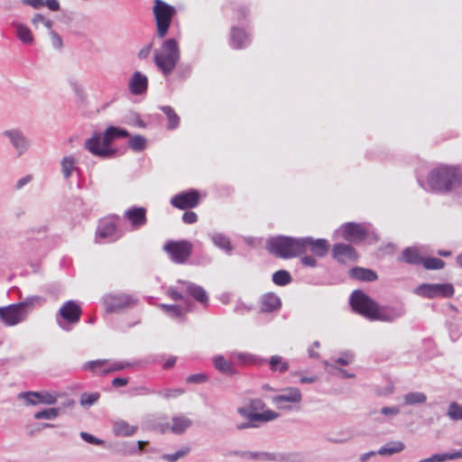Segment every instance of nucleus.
<instances>
[{"label": "nucleus", "mask_w": 462, "mask_h": 462, "mask_svg": "<svg viewBox=\"0 0 462 462\" xmlns=\"http://www.w3.org/2000/svg\"><path fill=\"white\" fill-rule=\"evenodd\" d=\"M428 185L439 193H449L462 186V173L456 166L440 165L428 174Z\"/></svg>", "instance_id": "obj_1"}, {"label": "nucleus", "mask_w": 462, "mask_h": 462, "mask_svg": "<svg viewBox=\"0 0 462 462\" xmlns=\"http://www.w3.org/2000/svg\"><path fill=\"white\" fill-rule=\"evenodd\" d=\"M116 138H118L116 126H109L103 134L95 132L92 137L86 140L85 148L93 155L110 158L116 154V150L109 148Z\"/></svg>", "instance_id": "obj_2"}, {"label": "nucleus", "mask_w": 462, "mask_h": 462, "mask_svg": "<svg viewBox=\"0 0 462 462\" xmlns=\"http://www.w3.org/2000/svg\"><path fill=\"white\" fill-rule=\"evenodd\" d=\"M180 60V49L175 39L163 42L160 51H154V62L165 76L170 75Z\"/></svg>", "instance_id": "obj_3"}, {"label": "nucleus", "mask_w": 462, "mask_h": 462, "mask_svg": "<svg viewBox=\"0 0 462 462\" xmlns=\"http://www.w3.org/2000/svg\"><path fill=\"white\" fill-rule=\"evenodd\" d=\"M300 238L278 236L266 242L267 250L277 257L289 259L300 254Z\"/></svg>", "instance_id": "obj_4"}, {"label": "nucleus", "mask_w": 462, "mask_h": 462, "mask_svg": "<svg viewBox=\"0 0 462 462\" xmlns=\"http://www.w3.org/2000/svg\"><path fill=\"white\" fill-rule=\"evenodd\" d=\"M152 13L156 23V32L159 38H164L170 29L172 18L176 15L177 10L174 6L162 0H154Z\"/></svg>", "instance_id": "obj_5"}, {"label": "nucleus", "mask_w": 462, "mask_h": 462, "mask_svg": "<svg viewBox=\"0 0 462 462\" xmlns=\"http://www.w3.org/2000/svg\"><path fill=\"white\" fill-rule=\"evenodd\" d=\"M353 310L365 318L374 320L378 303L360 290L354 291L349 298Z\"/></svg>", "instance_id": "obj_6"}, {"label": "nucleus", "mask_w": 462, "mask_h": 462, "mask_svg": "<svg viewBox=\"0 0 462 462\" xmlns=\"http://www.w3.org/2000/svg\"><path fill=\"white\" fill-rule=\"evenodd\" d=\"M193 245L188 240L168 241L163 250L170 255L171 260L178 264L185 263L191 256Z\"/></svg>", "instance_id": "obj_7"}, {"label": "nucleus", "mask_w": 462, "mask_h": 462, "mask_svg": "<svg viewBox=\"0 0 462 462\" xmlns=\"http://www.w3.org/2000/svg\"><path fill=\"white\" fill-rule=\"evenodd\" d=\"M81 308L74 300L66 301L60 309L57 315V323L64 329L69 330L68 324H76L79 321L81 316Z\"/></svg>", "instance_id": "obj_8"}, {"label": "nucleus", "mask_w": 462, "mask_h": 462, "mask_svg": "<svg viewBox=\"0 0 462 462\" xmlns=\"http://www.w3.org/2000/svg\"><path fill=\"white\" fill-rule=\"evenodd\" d=\"M416 292L429 299L439 296L449 298L454 294V287L451 283H422L416 289Z\"/></svg>", "instance_id": "obj_9"}, {"label": "nucleus", "mask_w": 462, "mask_h": 462, "mask_svg": "<svg viewBox=\"0 0 462 462\" xmlns=\"http://www.w3.org/2000/svg\"><path fill=\"white\" fill-rule=\"evenodd\" d=\"M105 309L106 312H117L125 308L134 304L136 300L129 294H106L103 298Z\"/></svg>", "instance_id": "obj_10"}, {"label": "nucleus", "mask_w": 462, "mask_h": 462, "mask_svg": "<svg viewBox=\"0 0 462 462\" xmlns=\"http://www.w3.org/2000/svg\"><path fill=\"white\" fill-rule=\"evenodd\" d=\"M3 135L9 140L18 156L24 154L31 147V141L19 128L5 130L3 132Z\"/></svg>", "instance_id": "obj_11"}, {"label": "nucleus", "mask_w": 462, "mask_h": 462, "mask_svg": "<svg viewBox=\"0 0 462 462\" xmlns=\"http://www.w3.org/2000/svg\"><path fill=\"white\" fill-rule=\"evenodd\" d=\"M300 254H304L310 250L314 255L323 257L329 250V244L324 238L300 237Z\"/></svg>", "instance_id": "obj_12"}, {"label": "nucleus", "mask_w": 462, "mask_h": 462, "mask_svg": "<svg viewBox=\"0 0 462 462\" xmlns=\"http://www.w3.org/2000/svg\"><path fill=\"white\" fill-rule=\"evenodd\" d=\"M302 400L300 391L296 387H287L282 390V393L272 397V402L280 410H291V405L284 402L300 403Z\"/></svg>", "instance_id": "obj_13"}, {"label": "nucleus", "mask_w": 462, "mask_h": 462, "mask_svg": "<svg viewBox=\"0 0 462 462\" xmlns=\"http://www.w3.org/2000/svg\"><path fill=\"white\" fill-rule=\"evenodd\" d=\"M18 398L23 400L26 405H52L57 402V396L49 392H23Z\"/></svg>", "instance_id": "obj_14"}, {"label": "nucleus", "mask_w": 462, "mask_h": 462, "mask_svg": "<svg viewBox=\"0 0 462 462\" xmlns=\"http://www.w3.org/2000/svg\"><path fill=\"white\" fill-rule=\"evenodd\" d=\"M0 319L4 325L7 327H14L26 319L24 312L14 304L0 307Z\"/></svg>", "instance_id": "obj_15"}, {"label": "nucleus", "mask_w": 462, "mask_h": 462, "mask_svg": "<svg viewBox=\"0 0 462 462\" xmlns=\"http://www.w3.org/2000/svg\"><path fill=\"white\" fill-rule=\"evenodd\" d=\"M405 314V309L402 305L377 306L374 320L383 322H393L394 320L402 318Z\"/></svg>", "instance_id": "obj_16"}, {"label": "nucleus", "mask_w": 462, "mask_h": 462, "mask_svg": "<svg viewBox=\"0 0 462 462\" xmlns=\"http://www.w3.org/2000/svg\"><path fill=\"white\" fill-rule=\"evenodd\" d=\"M199 192L195 189L179 193L171 200V205L179 209L195 208L199 205Z\"/></svg>", "instance_id": "obj_17"}, {"label": "nucleus", "mask_w": 462, "mask_h": 462, "mask_svg": "<svg viewBox=\"0 0 462 462\" xmlns=\"http://www.w3.org/2000/svg\"><path fill=\"white\" fill-rule=\"evenodd\" d=\"M192 420L187 416L180 414L178 416H174L172 418V424L171 425L169 422L162 424L159 426L160 430L162 432H165L168 430H171L174 434L180 435L184 433L189 428L192 426Z\"/></svg>", "instance_id": "obj_18"}, {"label": "nucleus", "mask_w": 462, "mask_h": 462, "mask_svg": "<svg viewBox=\"0 0 462 462\" xmlns=\"http://www.w3.org/2000/svg\"><path fill=\"white\" fill-rule=\"evenodd\" d=\"M367 236V231L357 223L349 222L343 226V237L349 242H361Z\"/></svg>", "instance_id": "obj_19"}, {"label": "nucleus", "mask_w": 462, "mask_h": 462, "mask_svg": "<svg viewBox=\"0 0 462 462\" xmlns=\"http://www.w3.org/2000/svg\"><path fill=\"white\" fill-rule=\"evenodd\" d=\"M333 258L338 263H345L346 261H355L357 258V254L355 248L346 244H335L332 249Z\"/></svg>", "instance_id": "obj_20"}, {"label": "nucleus", "mask_w": 462, "mask_h": 462, "mask_svg": "<svg viewBox=\"0 0 462 462\" xmlns=\"http://www.w3.org/2000/svg\"><path fill=\"white\" fill-rule=\"evenodd\" d=\"M124 217L128 219L134 229L143 226L147 222L146 209L143 207H133L128 208Z\"/></svg>", "instance_id": "obj_21"}, {"label": "nucleus", "mask_w": 462, "mask_h": 462, "mask_svg": "<svg viewBox=\"0 0 462 462\" xmlns=\"http://www.w3.org/2000/svg\"><path fill=\"white\" fill-rule=\"evenodd\" d=\"M148 79L140 71H135L131 76L128 82L129 91L135 96L143 95L147 91Z\"/></svg>", "instance_id": "obj_22"}, {"label": "nucleus", "mask_w": 462, "mask_h": 462, "mask_svg": "<svg viewBox=\"0 0 462 462\" xmlns=\"http://www.w3.org/2000/svg\"><path fill=\"white\" fill-rule=\"evenodd\" d=\"M178 283L183 284L186 287V291L189 294L194 300L199 301L201 304H208V296L207 291L199 285H197L190 282L179 280Z\"/></svg>", "instance_id": "obj_23"}, {"label": "nucleus", "mask_w": 462, "mask_h": 462, "mask_svg": "<svg viewBox=\"0 0 462 462\" xmlns=\"http://www.w3.org/2000/svg\"><path fill=\"white\" fill-rule=\"evenodd\" d=\"M349 276L362 282H374L378 279V275L374 271L358 266L350 269Z\"/></svg>", "instance_id": "obj_24"}, {"label": "nucleus", "mask_w": 462, "mask_h": 462, "mask_svg": "<svg viewBox=\"0 0 462 462\" xmlns=\"http://www.w3.org/2000/svg\"><path fill=\"white\" fill-rule=\"evenodd\" d=\"M422 259L423 257L420 256L419 250L413 246L404 248L402 255L398 257L399 262L414 265L421 264Z\"/></svg>", "instance_id": "obj_25"}, {"label": "nucleus", "mask_w": 462, "mask_h": 462, "mask_svg": "<svg viewBox=\"0 0 462 462\" xmlns=\"http://www.w3.org/2000/svg\"><path fill=\"white\" fill-rule=\"evenodd\" d=\"M404 448H405V444L401 440L389 441L385 445L381 447L377 450V453H378V455L383 456V457H390L394 454L401 453L402 451L404 450Z\"/></svg>", "instance_id": "obj_26"}, {"label": "nucleus", "mask_w": 462, "mask_h": 462, "mask_svg": "<svg viewBox=\"0 0 462 462\" xmlns=\"http://www.w3.org/2000/svg\"><path fill=\"white\" fill-rule=\"evenodd\" d=\"M261 303V310L263 312H272L281 307V300L274 293H267L263 295Z\"/></svg>", "instance_id": "obj_27"}, {"label": "nucleus", "mask_w": 462, "mask_h": 462, "mask_svg": "<svg viewBox=\"0 0 462 462\" xmlns=\"http://www.w3.org/2000/svg\"><path fill=\"white\" fill-rule=\"evenodd\" d=\"M248 36L242 29L233 27L231 31V45L235 49H242L247 46Z\"/></svg>", "instance_id": "obj_28"}, {"label": "nucleus", "mask_w": 462, "mask_h": 462, "mask_svg": "<svg viewBox=\"0 0 462 462\" xmlns=\"http://www.w3.org/2000/svg\"><path fill=\"white\" fill-rule=\"evenodd\" d=\"M215 368L220 373L227 375H234L237 373L234 365L223 356H217L213 358Z\"/></svg>", "instance_id": "obj_29"}, {"label": "nucleus", "mask_w": 462, "mask_h": 462, "mask_svg": "<svg viewBox=\"0 0 462 462\" xmlns=\"http://www.w3.org/2000/svg\"><path fill=\"white\" fill-rule=\"evenodd\" d=\"M462 446V442L458 443ZM462 458V448L458 451L448 452L444 454H434L428 458L420 460L419 462H445L447 460H456Z\"/></svg>", "instance_id": "obj_30"}, {"label": "nucleus", "mask_w": 462, "mask_h": 462, "mask_svg": "<svg viewBox=\"0 0 462 462\" xmlns=\"http://www.w3.org/2000/svg\"><path fill=\"white\" fill-rule=\"evenodd\" d=\"M137 430V427L131 426L125 420H118L114 423L113 431L116 436L129 437L133 436Z\"/></svg>", "instance_id": "obj_31"}, {"label": "nucleus", "mask_w": 462, "mask_h": 462, "mask_svg": "<svg viewBox=\"0 0 462 462\" xmlns=\"http://www.w3.org/2000/svg\"><path fill=\"white\" fill-rule=\"evenodd\" d=\"M116 234V225L109 221L105 220L100 222L97 229V238H111Z\"/></svg>", "instance_id": "obj_32"}, {"label": "nucleus", "mask_w": 462, "mask_h": 462, "mask_svg": "<svg viewBox=\"0 0 462 462\" xmlns=\"http://www.w3.org/2000/svg\"><path fill=\"white\" fill-rule=\"evenodd\" d=\"M43 301L44 300L42 297L33 295L27 297L24 300L16 303V305L24 312V316L27 318L34 309L35 305Z\"/></svg>", "instance_id": "obj_33"}, {"label": "nucleus", "mask_w": 462, "mask_h": 462, "mask_svg": "<svg viewBox=\"0 0 462 462\" xmlns=\"http://www.w3.org/2000/svg\"><path fill=\"white\" fill-rule=\"evenodd\" d=\"M160 308L170 317L181 320L184 319L185 313L189 311V305L185 310L179 305L161 304Z\"/></svg>", "instance_id": "obj_34"}, {"label": "nucleus", "mask_w": 462, "mask_h": 462, "mask_svg": "<svg viewBox=\"0 0 462 462\" xmlns=\"http://www.w3.org/2000/svg\"><path fill=\"white\" fill-rule=\"evenodd\" d=\"M210 239L216 246L226 251L228 254L231 253V251L233 250V245L230 244L229 238L223 234H211Z\"/></svg>", "instance_id": "obj_35"}, {"label": "nucleus", "mask_w": 462, "mask_h": 462, "mask_svg": "<svg viewBox=\"0 0 462 462\" xmlns=\"http://www.w3.org/2000/svg\"><path fill=\"white\" fill-rule=\"evenodd\" d=\"M16 29L17 38L25 44H30L33 42L32 32L28 26L23 23H14Z\"/></svg>", "instance_id": "obj_36"}, {"label": "nucleus", "mask_w": 462, "mask_h": 462, "mask_svg": "<svg viewBox=\"0 0 462 462\" xmlns=\"http://www.w3.org/2000/svg\"><path fill=\"white\" fill-rule=\"evenodd\" d=\"M160 109L166 115L168 118L167 128L173 130L180 125V116L175 113L173 108L170 106H162Z\"/></svg>", "instance_id": "obj_37"}, {"label": "nucleus", "mask_w": 462, "mask_h": 462, "mask_svg": "<svg viewBox=\"0 0 462 462\" xmlns=\"http://www.w3.org/2000/svg\"><path fill=\"white\" fill-rule=\"evenodd\" d=\"M427 401V396L421 392H411L403 395L404 405L422 404Z\"/></svg>", "instance_id": "obj_38"}, {"label": "nucleus", "mask_w": 462, "mask_h": 462, "mask_svg": "<svg viewBox=\"0 0 462 462\" xmlns=\"http://www.w3.org/2000/svg\"><path fill=\"white\" fill-rule=\"evenodd\" d=\"M61 411L60 408H49L42 410L33 414L35 420H54Z\"/></svg>", "instance_id": "obj_39"}, {"label": "nucleus", "mask_w": 462, "mask_h": 462, "mask_svg": "<svg viewBox=\"0 0 462 462\" xmlns=\"http://www.w3.org/2000/svg\"><path fill=\"white\" fill-rule=\"evenodd\" d=\"M76 161L72 156H65L61 162V171L65 179H69L75 170Z\"/></svg>", "instance_id": "obj_40"}, {"label": "nucleus", "mask_w": 462, "mask_h": 462, "mask_svg": "<svg viewBox=\"0 0 462 462\" xmlns=\"http://www.w3.org/2000/svg\"><path fill=\"white\" fill-rule=\"evenodd\" d=\"M273 282L279 286H284L291 282V276L289 272L280 270L273 274Z\"/></svg>", "instance_id": "obj_41"}, {"label": "nucleus", "mask_w": 462, "mask_h": 462, "mask_svg": "<svg viewBox=\"0 0 462 462\" xmlns=\"http://www.w3.org/2000/svg\"><path fill=\"white\" fill-rule=\"evenodd\" d=\"M270 367L273 371H279L280 373H284L289 369V365L287 362L282 361V357L280 356H273L270 359Z\"/></svg>", "instance_id": "obj_42"}, {"label": "nucleus", "mask_w": 462, "mask_h": 462, "mask_svg": "<svg viewBox=\"0 0 462 462\" xmlns=\"http://www.w3.org/2000/svg\"><path fill=\"white\" fill-rule=\"evenodd\" d=\"M421 264L427 270H439L444 267L445 262L439 258L428 257L422 259Z\"/></svg>", "instance_id": "obj_43"}, {"label": "nucleus", "mask_w": 462, "mask_h": 462, "mask_svg": "<svg viewBox=\"0 0 462 462\" xmlns=\"http://www.w3.org/2000/svg\"><path fill=\"white\" fill-rule=\"evenodd\" d=\"M230 358L238 362L241 365H248L255 362V356L246 353L233 352Z\"/></svg>", "instance_id": "obj_44"}, {"label": "nucleus", "mask_w": 462, "mask_h": 462, "mask_svg": "<svg viewBox=\"0 0 462 462\" xmlns=\"http://www.w3.org/2000/svg\"><path fill=\"white\" fill-rule=\"evenodd\" d=\"M100 398L99 393H83L80 395L79 403L83 407H90L95 404Z\"/></svg>", "instance_id": "obj_45"}, {"label": "nucleus", "mask_w": 462, "mask_h": 462, "mask_svg": "<svg viewBox=\"0 0 462 462\" xmlns=\"http://www.w3.org/2000/svg\"><path fill=\"white\" fill-rule=\"evenodd\" d=\"M129 147L134 152H142L145 149L146 140L142 135H134L129 140Z\"/></svg>", "instance_id": "obj_46"}, {"label": "nucleus", "mask_w": 462, "mask_h": 462, "mask_svg": "<svg viewBox=\"0 0 462 462\" xmlns=\"http://www.w3.org/2000/svg\"><path fill=\"white\" fill-rule=\"evenodd\" d=\"M447 415L452 420H462V405L457 402H451L448 406Z\"/></svg>", "instance_id": "obj_47"}, {"label": "nucleus", "mask_w": 462, "mask_h": 462, "mask_svg": "<svg viewBox=\"0 0 462 462\" xmlns=\"http://www.w3.org/2000/svg\"><path fill=\"white\" fill-rule=\"evenodd\" d=\"M147 444H148V441H143V440H138L136 442V445L125 443V455H134L137 452H140L143 449L144 446H146Z\"/></svg>", "instance_id": "obj_48"}, {"label": "nucleus", "mask_w": 462, "mask_h": 462, "mask_svg": "<svg viewBox=\"0 0 462 462\" xmlns=\"http://www.w3.org/2000/svg\"><path fill=\"white\" fill-rule=\"evenodd\" d=\"M131 365L127 362H116L114 364H112L110 366L103 369L102 371H100L98 374H111V373H114V372H117V371H121V370H124V369H126L127 367H129Z\"/></svg>", "instance_id": "obj_49"}, {"label": "nucleus", "mask_w": 462, "mask_h": 462, "mask_svg": "<svg viewBox=\"0 0 462 462\" xmlns=\"http://www.w3.org/2000/svg\"><path fill=\"white\" fill-rule=\"evenodd\" d=\"M107 363H108L107 359H97V360L88 361L84 365V369L97 373V369L103 367Z\"/></svg>", "instance_id": "obj_50"}, {"label": "nucleus", "mask_w": 462, "mask_h": 462, "mask_svg": "<svg viewBox=\"0 0 462 462\" xmlns=\"http://www.w3.org/2000/svg\"><path fill=\"white\" fill-rule=\"evenodd\" d=\"M355 356L350 351H346L341 356L334 360V365H347L354 361Z\"/></svg>", "instance_id": "obj_51"}, {"label": "nucleus", "mask_w": 462, "mask_h": 462, "mask_svg": "<svg viewBox=\"0 0 462 462\" xmlns=\"http://www.w3.org/2000/svg\"><path fill=\"white\" fill-rule=\"evenodd\" d=\"M278 417L279 413L270 410L254 415V419L258 421H270L277 419Z\"/></svg>", "instance_id": "obj_52"}, {"label": "nucleus", "mask_w": 462, "mask_h": 462, "mask_svg": "<svg viewBox=\"0 0 462 462\" xmlns=\"http://www.w3.org/2000/svg\"><path fill=\"white\" fill-rule=\"evenodd\" d=\"M189 449H180L173 454H164L162 455V459L169 461V462H176L180 458L183 457L187 453Z\"/></svg>", "instance_id": "obj_53"}, {"label": "nucleus", "mask_w": 462, "mask_h": 462, "mask_svg": "<svg viewBox=\"0 0 462 462\" xmlns=\"http://www.w3.org/2000/svg\"><path fill=\"white\" fill-rule=\"evenodd\" d=\"M80 437L86 442L92 445L102 446L105 443L103 439H97L95 436L91 435L90 433L85 431L80 432Z\"/></svg>", "instance_id": "obj_54"}, {"label": "nucleus", "mask_w": 462, "mask_h": 462, "mask_svg": "<svg viewBox=\"0 0 462 462\" xmlns=\"http://www.w3.org/2000/svg\"><path fill=\"white\" fill-rule=\"evenodd\" d=\"M184 391L180 388L176 389H165L163 391H160L158 393L163 396L165 399L175 398L181 395Z\"/></svg>", "instance_id": "obj_55"}, {"label": "nucleus", "mask_w": 462, "mask_h": 462, "mask_svg": "<svg viewBox=\"0 0 462 462\" xmlns=\"http://www.w3.org/2000/svg\"><path fill=\"white\" fill-rule=\"evenodd\" d=\"M324 366L326 368H332V369H336L338 374H340L341 377L343 378H354L356 375L355 374H352V373H348L346 370L343 369V368H337L336 365H333L331 363H329L328 361H324Z\"/></svg>", "instance_id": "obj_56"}, {"label": "nucleus", "mask_w": 462, "mask_h": 462, "mask_svg": "<svg viewBox=\"0 0 462 462\" xmlns=\"http://www.w3.org/2000/svg\"><path fill=\"white\" fill-rule=\"evenodd\" d=\"M207 380L208 376L205 374H195L186 378L188 383H203L207 382Z\"/></svg>", "instance_id": "obj_57"}, {"label": "nucleus", "mask_w": 462, "mask_h": 462, "mask_svg": "<svg viewBox=\"0 0 462 462\" xmlns=\"http://www.w3.org/2000/svg\"><path fill=\"white\" fill-rule=\"evenodd\" d=\"M237 412L244 418L249 420H256L254 419V415H257L258 412L253 411L252 409L247 407H240L237 409Z\"/></svg>", "instance_id": "obj_58"}, {"label": "nucleus", "mask_w": 462, "mask_h": 462, "mask_svg": "<svg viewBox=\"0 0 462 462\" xmlns=\"http://www.w3.org/2000/svg\"><path fill=\"white\" fill-rule=\"evenodd\" d=\"M192 68L189 64H180L178 67V75L181 79L188 78L191 73Z\"/></svg>", "instance_id": "obj_59"}, {"label": "nucleus", "mask_w": 462, "mask_h": 462, "mask_svg": "<svg viewBox=\"0 0 462 462\" xmlns=\"http://www.w3.org/2000/svg\"><path fill=\"white\" fill-rule=\"evenodd\" d=\"M50 35H51V38L52 46L55 49H61L62 45H63V42H62L61 37L58 34V32H56L55 31L51 30L50 31Z\"/></svg>", "instance_id": "obj_60"}, {"label": "nucleus", "mask_w": 462, "mask_h": 462, "mask_svg": "<svg viewBox=\"0 0 462 462\" xmlns=\"http://www.w3.org/2000/svg\"><path fill=\"white\" fill-rule=\"evenodd\" d=\"M182 220L184 223L186 224H193L195 222H197L198 220V216L195 212L193 211H186L183 215H182Z\"/></svg>", "instance_id": "obj_61"}, {"label": "nucleus", "mask_w": 462, "mask_h": 462, "mask_svg": "<svg viewBox=\"0 0 462 462\" xmlns=\"http://www.w3.org/2000/svg\"><path fill=\"white\" fill-rule=\"evenodd\" d=\"M167 295L173 300H180L184 299L183 295L180 292H179L176 288L173 287H170L167 290Z\"/></svg>", "instance_id": "obj_62"}, {"label": "nucleus", "mask_w": 462, "mask_h": 462, "mask_svg": "<svg viewBox=\"0 0 462 462\" xmlns=\"http://www.w3.org/2000/svg\"><path fill=\"white\" fill-rule=\"evenodd\" d=\"M22 4L24 5L32 6L34 9H40L44 6L43 0H22Z\"/></svg>", "instance_id": "obj_63"}, {"label": "nucleus", "mask_w": 462, "mask_h": 462, "mask_svg": "<svg viewBox=\"0 0 462 462\" xmlns=\"http://www.w3.org/2000/svg\"><path fill=\"white\" fill-rule=\"evenodd\" d=\"M300 262L305 266L315 267L317 265V260L310 255L301 257Z\"/></svg>", "instance_id": "obj_64"}]
</instances>
